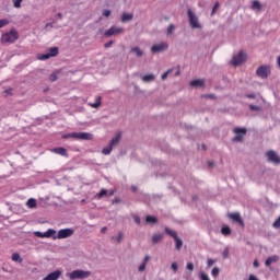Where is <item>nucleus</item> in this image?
<instances>
[{
  "instance_id": "nucleus-55",
  "label": "nucleus",
  "mask_w": 280,
  "mask_h": 280,
  "mask_svg": "<svg viewBox=\"0 0 280 280\" xmlns=\"http://www.w3.org/2000/svg\"><path fill=\"white\" fill-rule=\"evenodd\" d=\"M113 194H114V192H113V191H110V192H109V196H113Z\"/></svg>"
},
{
  "instance_id": "nucleus-43",
  "label": "nucleus",
  "mask_w": 280,
  "mask_h": 280,
  "mask_svg": "<svg viewBox=\"0 0 280 280\" xmlns=\"http://www.w3.org/2000/svg\"><path fill=\"white\" fill-rule=\"evenodd\" d=\"M213 264H215V260L209 258L208 261H207V267H208V268H211V266H213Z\"/></svg>"
},
{
  "instance_id": "nucleus-16",
  "label": "nucleus",
  "mask_w": 280,
  "mask_h": 280,
  "mask_svg": "<svg viewBox=\"0 0 280 280\" xmlns=\"http://www.w3.org/2000/svg\"><path fill=\"white\" fill-rule=\"evenodd\" d=\"M121 137H124V132L118 131L115 133V136L112 138V140L109 141V143L114 147L117 148V145H119V142L121 141Z\"/></svg>"
},
{
  "instance_id": "nucleus-35",
  "label": "nucleus",
  "mask_w": 280,
  "mask_h": 280,
  "mask_svg": "<svg viewBox=\"0 0 280 280\" xmlns=\"http://www.w3.org/2000/svg\"><path fill=\"white\" fill-rule=\"evenodd\" d=\"M12 261H19V264H21L23 261V258H21V255L19 253H14L12 255Z\"/></svg>"
},
{
  "instance_id": "nucleus-22",
  "label": "nucleus",
  "mask_w": 280,
  "mask_h": 280,
  "mask_svg": "<svg viewBox=\"0 0 280 280\" xmlns=\"http://www.w3.org/2000/svg\"><path fill=\"white\" fill-rule=\"evenodd\" d=\"M130 54H133L136 58H141L143 56V50L138 46H133L130 49Z\"/></svg>"
},
{
  "instance_id": "nucleus-38",
  "label": "nucleus",
  "mask_w": 280,
  "mask_h": 280,
  "mask_svg": "<svg viewBox=\"0 0 280 280\" xmlns=\"http://www.w3.org/2000/svg\"><path fill=\"white\" fill-rule=\"evenodd\" d=\"M104 196H108V190L107 189H102L96 197L98 198H104Z\"/></svg>"
},
{
  "instance_id": "nucleus-5",
  "label": "nucleus",
  "mask_w": 280,
  "mask_h": 280,
  "mask_svg": "<svg viewBox=\"0 0 280 280\" xmlns=\"http://www.w3.org/2000/svg\"><path fill=\"white\" fill-rule=\"evenodd\" d=\"M188 23L191 27V30H199L202 31V23H200V20L198 19V15L194 13L190 9L188 10Z\"/></svg>"
},
{
  "instance_id": "nucleus-18",
  "label": "nucleus",
  "mask_w": 280,
  "mask_h": 280,
  "mask_svg": "<svg viewBox=\"0 0 280 280\" xmlns=\"http://www.w3.org/2000/svg\"><path fill=\"white\" fill-rule=\"evenodd\" d=\"M261 8L262 5H261V2H259V0H253L249 7V10H252L253 12H256L257 14L258 12H261Z\"/></svg>"
},
{
  "instance_id": "nucleus-56",
  "label": "nucleus",
  "mask_w": 280,
  "mask_h": 280,
  "mask_svg": "<svg viewBox=\"0 0 280 280\" xmlns=\"http://www.w3.org/2000/svg\"><path fill=\"white\" fill-rule=\"evenodd\" d=\"M49 25H51V24H47L46 27H49Z\"/></svg>"
},
{
  "instance_id": "nucleus-41",
  "label": "nucleus",
  "mask_w": 280,
  "mask_h": 280,
  "mask_svg": "<svg viewBox=\"0 0 280 280\" xmlns=\"http://www.w3.org/2000/svg\"><path fill=\"white\" fill-rule=\"evenodd\" d=\"M21 3H23V0H13V7L16 9L21 8Z\"/></svg>"
},
{
  "instance_id": "nucleus-13",
  "label": "nucleus",
  "mask_w": 280,
  "mask_h": 280,
  "mask_svg": "<svg viewBox=\"0 0 280 280\" xmlns=\"http://www.w3.org/2000/svg\"><path fill=\"white\" fill-rule=\"evenodd\" d=\"M235 137L233 138V141L236 143H240L246 137V128H235L234 129Z\"/></svg>"
},
{
  "instance_id": "nucleus-49",
  "label": "nucleus",
  "mask_w": 280,
  "mask_h": 280,
  "mask_svg": "<svg viewBox=\"0 0 280 280\" xmlns=\"http://www.w3.org/2000/svg\"><path fill=\"white\" fill-rule=\"evenodd\" d=\"M113 40H110V42H108V43H106L105 45H104V47L106 48V49H108V47H110L112 45H113Z\"/></svg>"
},
{
  "instance_id": "nucleus-2",
  "label": "nucleus",
  "mask_w": 280,
  "mask_h": 280,
  "mask_svg": "<svg viewBox=\"0 0 280 280\" xmlns=\"http://www.w3.org/2000/svg\"><path fill=\"white\" fill-rule=\"evenodd\" d=\"M67 279L70 280H84V279H89V277H91V271L89 270H82V269H75L72 270L70 272L66 273Z\"/></svg>"
},
{
  "instance_id": "nucleus-54",
  "label": "nucleus",
  "mask_w": 280,
  "mask_h": 280,
  "mask_svg": "<svg viewBox=\"0 0 280 280\" xmlns=\"http://www.w3.org/2000/svg\"><path fill=\"white\" fill-rule=\"evenodd\" d=\"M114 202H119V199H115Z\"/></svg>"
},
{
  "instance_id": "nucleus-32",
  "label": "nucleus",
  "mask_w": 280,
  "mask_h": 280,
  "mask_svg": "<svg viewBox=\"0 0 280 280\" xmlns=\"http://www.w3.org/2000/svg\"><path fill=\"white\" fill-rule=\"evenodd\" d=\"M145 222L147 224H156L158 220H156V217L148 215L145 218Z\"/></svg>"
},
{
  "instance_id": "nucleus-50",
  "label": "nucleus",
  "mask_w": 280,
  "mask_h": 280,
  "mask_svg": "<svg viewBox=\"0 0 280 280\" xmlns=\"http://www.w3.org/2000/svg\"><path fill=\"white\" fill-rule=\"evenodd\" d=\"M253 266H254V268H259V261L258 260H254Z\"/></svg>"
},
{
  "instance_id": "nucleus-33",
  "label": "nucleus",
  "mask_w": 280,
  "mask_h": 280,
  "mask_svg": "<svg viewBox=\"0 0 280 280\" xmlns=\"http://www.w3.org/2000/svg\"><path fill=\"white\" fill-rule=\"evenodd\" d=\"M26 206L28 207V209H34L36 207V199L31 198L27 200Z\"/></svg>"
},
{
  "instance_id": "nucleus-1",
  "label": "nucleus",
  "mask_w": 280,
  "mask_h": 280,
  "mask_svg": "<svg viewBox=\"0 0 280 280\" xmlns=\"http://www.w3.org/2000/svg\"><path fill=\"white\" fill-rule=\"evenodd\" d=\"M34 235L36 237H42V238H49V237H51L52 240H67V237H71V235H73V230L72 229H61L56 234V230L48 229L44 233L40 232V231H35Z\"/></svg>"
},
{
  "instance_id": "nucleus-15",
  "label": "nucleus",
  "mask_w": 280,
  "mask_h": 280,
  "mask_svg": "<svg viewBox=\"0 0 280 280\" xmlns=\"http://www.w3.org/2000/svg\"><path fill=\"white\" fill-rule=\"evenodd\" d=\"M60 277H62V270L57 269L50 272L48 276H46L43 280H59Z\"/></svg>"
},
{
  "instance_id": "nucleus-40",
  "label": "nucleus",
  "mask_w": 280,
  "mask_h": 280,
  "mask_svg": "<svg viewBox=\"0 0 280 280\" xmlns=\"http://www.w3.org/2000/svg\"><path fill=\"white\" fill-rule=\"evenodd\" d=\"M218 275H220V268L214 267V268L211 270V276L215 278V277H218Z\"/></svg>"
},
{
  "instance_id": "nucleus-39",
  "label": "nucleus",
  "mask_w": 280,
  "mask_h": 280,
  "mask_svg": "<svg viewBox=\"0 0 280 280\" xmlns=\"http://www.w3.org/2000/svg\"><path fill=\"white\" fill-rule=\"evenodd\" d=\"M220 10V2H215L212 8V15L215 14Z\"/></svg>"
},
{
  "instance_id": "nucleus-45",
  "label": "nucleus",
  "mask_w": 280,
  "mask_h": 280,
  "mask_svg": "<svg viewBox=\"0 0 280 280\" xmlns=\"http://www.w3.org/2000/svg\"><path fill=\"white\" fill-rule=\"evenodd\" d=\"M49 80L50 82H56V80H58V77L56 75V73H52L50 74Z\"/></svg>"
},
{
  "instance_id": "nucleus-7",
  "label": "nucleus",
  "mask_w": 280,
  "mask_h": 280,
  "mask_svg": "<svg viewBox=\"0 0 280 280\" xmlns=\"http://www.w3.org/2000/svg\"><path fill=\"white\" fill-rule=\"evenodd\" d=\"M247 97L249 100H256V104L258 105H249L250 110H256L257 113H259V110H261V104H264V97H261L259 94H248Z\"/></svg>"
},
{
  "instance_id": "nucleus-10",
  "label": "nucleus",
  "mask_w": 280,
  "mask_h": 280,
  "mask_svg": "<svg viewBox=\"0 0 280 280\" xmlns=\"http://www.w3.org/2000/svg\"><path fill=\"white\" fill-rule=\"evenodd\" d=\"M247 59V56L244 51H240L237 55H235L232 60L231 65L233 67H240V65H244V61Z\"/></svg>"
},
{
  "instance_id": "nucleus-12",
  "label": "nucleus",
  "mask_w": 280,
  "mask_h": 280,
  "mask_svg": "<svg viewBox=\"0 0 280 280\" xmlns=\"http://www.w3.org/2000/svg\"><path fill=\"white\" fill-rule=\"evenodd\" d=\"M266 158L269 163H273L275 165H279L280 163V156L275 151H268Z\"/></svg>"
},
{
  "instance_id": "nucleus-51",
  "label": "nucleus",
  "mask_w": 280,
  "mask_h": 280,
  "mask_svg": "<svg viewBox=\"0 0 280 280\" xmlns=\"http://www.w3.org/2000/svg\"><path fill=\"white\" fill-rule=\"evenodd\" d=\"M106 231H108V228L104 226L102 228L101 233H106Z\"/></svg>"
},
{
  "instance_id": "nucleus-31",
  "label": "nucleus",
  "mask_w": 280,
  "mask_h": 280,
  "mask_svg": "<svg viewBox=\"0 0 280 280\" xmlns=\"http://www.w3.org/2000/svg\"><path fill=\"white\" fill-rule=\"evenodd\" d=\"M174 241H175V248L177 250H180V248H183V240L177 236V238H175Z\"/></svg>"
},
{
  "instance_id": "nucleus-37",
  "label": "nucleus",
  "mask_w": 280,
  "mask_h": 280,
  "mask_svg": "<svg viewBox=\"0 0 280 280\" xmlns=\"http://www.w3.org/2000/svg\"><path fill=\"white\" fill-rule=\"evenodd\" d=\"M5 25H10V20H8V19L0 20V30H3V27H5Z\"/></svg>"
},
{
  "instance_id": "nucleus-14",
  "label": "nucleus",
  "mask_w": 280,
  "mask_h": 280,
  "mask_svg": "<svg viewBox=\"0 0 280 280\" xmlns=\"http://www.w3.org/2000/svg\"><path fill=\"white\" fill-rule=\"evenodd\" d=\"M150 259H152V257H150V255H145L142 259V262L138 266V272L140 275H143V272H145V270L148 269V264H150Z\"/></svg>"
},
{
  "instance_id": "nucleus-28",
  "label": "nucleus",
  "mask_w": 280,
  "mask_h": 280,
  "mask_svg": "<svg viewBox=\"0 0 280 280\" xmlns=\"http://www.w3.org/2000/svg\"><path fill=\"white\" fill-rule=\"evenodd\" d=\"M162 241H163V234H153L152 236L153 244H159Z\"/></svg>"
},
{
  "instance_id": "nucleus-36",
  "label": "nucleus",
  "mask_w": 280,
  "mask_h": 280,
  "mask_svg": "<svg viewBox=\"0 0 280 280\" xmlns=\"http://www.w3.org/2000/svg\"><path fill=\"white\" fill-rule=\"evenodd\" d=\"M171 270L174 272V275H176V272H178V262L177 261H173L171 264Z\"/></svg>"
},
{
  "instance_id": "nucleus-52",
  "label": "nucleus",
  "mask_w": 280,
  "mask_h": 280,
  "mask_svg": "<svg viewBox=\"0 0 280 280\" xmlns=\"http://www.w3.org/2000/svg\"><path fill=\"white\" fill-rule=\"evenodd\" d=\"M278 66L280 67V56L277 59Z\"/></svg>"
},
{
  "instance_id": "nucleus-53",
  "label": "nucleus",
  "mask_w": 280,
  "mask_h": 280,
  "mask_svg": "<svg viewBox=\"0 0 280 280\" xmlns=\"http://www.w3.org/2000/svg\"><path fill=\"white\" fill-rule=\"evenodd\" d=\"M132 191H137V187L132 186L131 187Z\"/></svg>"
},
{
  "instance_id": "nucleus-30",
  "label": "nucleus",
  "mask_w": 280,
  "mask_h": 280,
  "mask_svg": "<svg viewBox=\"0 0 280 280\" xmlns=\"http://www.w3.org/2000/svg\"><path fill=\"white\" fill-rule=\"evenodd\" d=\"M165 233H167V235H170L171 237H173V240L178 238V234L176 233V231L174 230H170V229H165Z\"/></svg>"
},
{
  "instance_id": "nucleus-17",
  "label": "nucleus",
  "mask_w": 280,
  "mask_h": 280,
  "mask_svg": "<svg viewBox=\"0 0 280 280\" xmlns=\"http://www.w3.org/2000/svg\"><path fill=\"white\" fill-rule=\"evenodd\" d=\"M228 217L230 218V220H233L234 222L241 224V226H244V221L242 220V215H240L238 212L230 213L228 214Z\"/></svg>"
},
{
  "instance_id": "nucleus-46",
  "label": "nucleus",
  "mask_w": 280,
  "mask_h": 280,
  "mask_svg": "<svg viewBox=\"0 0 280 280\" xmlns=\"http://www.w3.org/2000/svg\"><path fill=\"white\" fill-rule=\"evenodd\" d=\"M172 70H168L162 74V80H167V77L170 75Z\"/></svg>"
},
{
  "instance_id": "nucleus-3",
  "label": "nucleus",
  "mask_w": 280,
  "mask_h": 280,
  "mask_svg": "<svg viewBox=\"0 0 280 280\" xmlns=\"http://www.w3.org/2000/svg\"><path fill=\"white\" fill-rule=\"evenodd\" d=\"M16 40H19V32H16V30L14 28H12L10 32L2 34L1 36V43L3 45H11L12 43H16Z\"/></svg>"
},
{
  "instance_id": "nucleus-21",
  "label": "nucleus",
  "mask_w": 280,
  "mask_h": 280,
  "mask_svg": "<svg viewBox=\"0 0 280 280\" xmlns=\"http://www.w3.org/2000/svg\"><path fill=\"white\" fill-rule=\"evenodd\" d=\"M190 86L194 89H202L205 86V80L202 79H196L190 81Z\"/></svg>"
},
{
  "instance_id": "nucleus-19",
  "label": "nucleus",
  "mask_w": 280,
  "mask_h": 280,
  "mask_svg": "<svg viewBox=\"0 0 280 280\" xmlns=\"http://www.w3.org/2000/svg\"><path fill=\"white\" fill-rule=\"evenodd\" d=\"M140 80H142V82L144 83H150V82H154V80H156V77L154 74H140Z\"/></svg>"
},
{
  "instance_id": "nucleus-29",
  "label": "nucleus",
  "mask_w": 280,
  "mask_h": 280,
  "mask_svg": "<svg viewBox=\"0 0 280 280\" xmlns=\"http://www.w3.org/2000/svg\"><path fill=\"white\" fill-rule=\"evenodd\" d=\"M221 233H222V235H224L225 237H229V235H231V228L228 226V225H224V226L221 229Z\"/></svg>"
},
{
  "instance_id": "nucleus-24",
  "label": "nucleus",
  "mask_w": 280,
  "mask_h": 280,
  "mask_svg": "<svg viewBox=\"0 0 280 280\" xmlns=\"http://www.w3.org/2000/svg\"><path fill=\"white\" fill-rule=\"evenodd\" d=\"M89 106H91V108H98L102 106V96H97L95 98L94 103H89Z\"/></svg>"
},
{
  "instance_id": "nucleus-9",
  "label": "nucleus",
  "mask_w": 280,
  "mask_h": 280,
  "mask_svg": "<svg viewBox=\"0 0 280 280\" xmlns=\"http://www.w3.org/2000/svg\"><path fill=\"white\" fill-rule=\"evenodd\" d=\"M168 47H170V44H167L166 42H161V43L154 44L151 47V51L152 54H163V51H167Z\"/></svg>"
},
{
  "instance_id": "nucleus-11",
  "label": "nucleus",
  "mask_w": 280,
  "mask_h": 280,
  "mask_svg": "<svg viewBox=\"0 0 280 280\" xmlns=\"http://www.w3.org/2000/svg\"><path fill=\"white\" fill-rule=\"evenodd\" d=\"M125 30L121 26L113 25L109 30H107L104 33V36L110 37V36H118V34H124Z\"/></svg>"
},
{
  "instance_id": "nucleus-42",
  "label": "nucleus",
  "mask_w": 280,
  "mask_h": 280,
  "mask_svg": "<svg viewBox=\"0 0 280 280\" xmlns=\"http://www.w3.org/2000/svg\"><path fill=\"white\" fill-rule=\"evenodd\" d=\"M132 218H133V221L136 222V224H141V218H139V215L133 214Z\"/></svg>"
},
{
  "instance_id": "nucleus-6",
  "label": "nucleus",
  "mask_w": 280,
  "mask_h": 280,
  "mask_svg": "<svg viewBox=\"0 0 280 280\" xmlns=\"http://www.w3.org/2000/svg\"><path fill=\"white\" fill-rule=\"evenodd\" d=\"M271 71L272 68L270 66L262 65L256 69V75H258V78H260L261 80H266L268 75H270Z\"/></svg>"
},
{
  "instance_id": "nucleus-8",
  "label": "nucleus",
  "mask_w": 280,
  "mask_h": 280,
  "mask_svg": "<svg viewBox=\"0 0 280 280\" xmlns=\"http://www.w3.org/2000/svg\"><path fill=\"white\" fill-rule=\"evenodd\" d=\"M58 56V47H52L44 54L37 55V60H49V58H56Z\"/></svg>"
},
{
  "instance_id": "nucleus-25",
  "label": "nucleus",
  "mask_w": 280,
  "mask_h": 280,
  "mask_svg": "<svg viewBox=\"0 0 280 280\" xmlns=\"http://www.w3.org/2000/svg\"><path fill=\"white\" fill-rule=\"evenodd\" d=\"M116 244H121L124 242V232H118L117 236H113Z\"/></svg>"
},
{
  "instance_id": "nucleus-27",
  "label": "nucleus",
  "mask_w": 280,
  "mask_h": 280,
  "mask_svg": "<svg viewBox=\"0 0 280 280\" xmlns=\"http://www.w3.org/2000/svg\"><path fill=\"white\" fill-rule=\"evenodd\" d=\"M52 152H55V154H60V156H67V149L65 148H56Z\"/></svg>"
},
{
  "instance_id": "nucleus-44",
  "label": "nucleus",
  "mask_w": 280,
  "mask_h": 280,
  "mask_svg": "<svg viewBox=\"0 0 280 280\" xmlns=\"http://www.w3.org/2000/svg\"><path fill=\"white\" fill-rule=\"evenodd\" d=\"M186 269L190 270V272H192V270H194V262H187Z\"/></svg>"
},
{
  "instance_id": "nucleus-20",
  "label": "nucleus",
  "mask_w": 280,
  "mask_h": 280,
  "mask_svg": "<svg viewBox=\"0 0 280 280\" xmlns=\"http://www.w3.org/2000/svg\"><path fill=\"white\" fill-rule=\"evenodd\" d=\"M277 261H279L278 255L269 256L265 261V266H267V268H270V266H272V264H277Z\"/></svg>"
},
{
  "instance_id": "nucleus-4",
  "label": "nucleus",
  "mask_w": 280,
  "mask_h": 280,
  "mask_svg": "<svg viewBox=\"0 0 280 280\" xmlns=\"http://www.w3.org/2000/svg\"><path fill=\"white\" fill-rule=\"evenodd\" d=\"M63 139H77L78 141H91L93 136L90 132H71L63 136Z\"/></svg>"
},
{
  "instance_id": "nucleus-34",
  "label": "nucleus",
  "mask_w": 280,
  "mask_h": 280,
  "mask_svg": "<svg viewBox=\"0 0 280 280\" xmlns=\"http://www.w3.org/2000/svg\"><path fill=\"white\" fill-rule=\"evenodd\" d=\"M175 30H176L175 25H173V24L168 25V27L166 30L167 36H172V34H174Z\"/></svg>"
},
{
  "instance_id": "nucleus-47",
  "label": "nucleus",
  "mask_w": 280,
  "mask_h": 280,
  "mask_svg": "<svg viewBox=\"0 0 280 280\" xmlns=\"http://www.w3.org/2000/svg\"><path fill=\"white\" fill-rule=\"evenodd\" d=\"M103 16H106V18L110 16V10L105 9V10L103 11Z\"/></svg>"
},
{
  "instance_id": "nucleus-23",
  "label": "nucleus",
  "mask_w": 280,
  "mask_h": 280,
  "mask_svg": "<svg viewBox=\"0 0 280 280\" xmlns=\"http://www.w3.org/2000/svg\"><path fill=\"white\" fill-rule=\"evenodd\" d=\"M135 19V14L132 13H122L121 14V23H130Z\"/></svg>"
},
{
  "instance_id": "nucleus-26",
  "label": "nucleus",
  "mask_w": 280,
  "mask_h": 280,
  "mask_svg": "<svg viewBox=\"0 0 280 280\" xmlns=\"http://www.w3.org/2000/svg\"><path fill=\"white\" fill-rule=\"evenodd\" d=\"M113 148H115V147L109 143L107 147H105L102 150V154H104L105 156H108V154H110L113 152Z\"/></svg>"
},
{
  "instance_id": "nucleus-48",
  "label": "nucleus",
  "mask_w": 280,
  "mask_h": 280,
  "mask_svg": "<svg viewBox=\"0 0 280 280\" xmlns=\"http://www.w3.org/2000/svg\"><path fill=\"white\" fill-rule=\"evenodd\" d=\"M248 280H259V278H257L255 275H249Z\"/></svg>"
}]
</instances>
